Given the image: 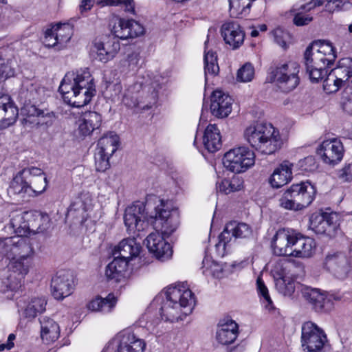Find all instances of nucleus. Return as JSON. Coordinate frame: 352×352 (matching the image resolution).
<instances>
[{
	"label": "nucleus",
	"mask_w": 352,
	"mask_h": 352,
	"mask_svg": "<svg viewBox=\"0 0 352 352\" xmlns=\"http://www.w3.org/2000/svg\"><path fill=\"white\" fill-rule=\"evenodd\" d=\"M154 210L145 213L146 206L142 202H136L127 207L124 212V221L130 231H141L145 221L155 230H161L164 234H171L177 229L179 221L176 212L172 211L168 203L155 197Z\"/></svg>",
	"instance_id": "nucleus-1"
},
{
	"label": "nucleus",
	"mask_w": 352,
	"mask_h": 352,
	"mask_svg": "<svg viewBox=\"0 0 352 352\" xmlns=\"http://www.w3.org/2000/svg\"><path fill=\"white\" fill-rule=\"evenodd\" d=\"M58 90L64 101L76 107L87 105L96 94L94 78L87 68L66 74Z\"/></svg>",
	"instance_id": "nucleus-2"
},
{
	"label": "nucleus",
	"mask_w": 352,
	"mask_h": 352,
	"mask_svg": "<svg viewBox=\"0 0 352 352\" xmlns=\"http://www.w3.org/2000/svg\"><path fill=\"white\" fill-rule=\"evenodd\" d=\"M336 51L332 44L325 41L311 43L304 54L306 73L312 82H318L327 76V68L334 62Z\"/></svg>",
	"instance_id": "nucleus-3"
},
{
	"label": "nucleus",
	"mask_w": 352,
	"mask_h": 352,
	"mask_svg": "<svg viewBox=\"0 0 352 352\" xmlns=\"http://www.w3.org/2000/svg\"><path fill=\"white\" fill-rule=\"evenodd\" d=\"M166 296L160 309L162 318L166 321L174 322L183 320L195 305L192 292L184 283L168 287Z\"/></svg>",
	"instance_id": "nucleus-4"
},
{
	"label": "nucleus",
	"mask_w": 352,
	"mask_h": 352,
	"mask_svg": "<svg viewBox=\"0 0 352 352\" xmlns=\"http://www.w3.org/2000/svg\"><path fill=\"white\" fill-rule=\"evenodd\" d=\"M243 137L252 148L266 155L274 153L283 144L278 130L270 123H256L248 126Z\"/></svg>",
	"instance_id": "nucleus-5"
},
{
	"label": "nucleus",
	"mask_w": 352,
	"mask_h": 352,
	"mask_svg": "<svg viewBox=\"0 0 352 352\" xmlns=\"http://www.w3.org/2000/svg\"><path fill=\"white\" fill-rule=\"evenodd\" d=\"M316 188L308 181L292 184L279 199L280 206L287 210H301L314 201Z\"/></svg>",
	"instance_id": "nucleus-6"
},
{
	"label": "nucleus",
	"mask_w": 352,
	"mask_h": 352,
	"mask_svg": "<svg viewBox=\"0 0 352 352\" xmlns=\"http://www.w3.org/2000/svg\"><path fill=\"white\" fill-rule=\"evenodd\" d=\"M255 162V155L252 151L246 146H239L230 149L223 158L224 167L235 173H243Z\"/></svg>",
	"instance_id": "nucleus-7"
},
{
	"label": "nucleus",
	"mask_w": 352,
	"mask_h": 352,
	"mask_svg": "<svg viewBox=\"0 0 352 352\" xmlns=\"http://www.w3.org/2000/svg\"><path fill=\"white\" fill-rule=\"evenodd\" d=\"M8 265L11 274L0 285V292L16 291L21 287V280L28 274L32 266L30 258H9Z\"/></svg>",
	"instance_id": "nucleus-8"
},
{
	"label": "nucleus",
	"mask_w": 352,
	"mask_h": 352,
	"mask_svg": "<svg viewBox=\"0 0 352 352\" xmlns=\"http://www.w3.org/2000/svg\"><path fill=\"white\" fill-rule=\"evenodd\" d=\"M299 71L300 66L296 62L282 64L272 71V80L276 82L283 91L289 92L299 84Z\"/></svg>",
	"instance_id": "nucleus-9"
},
{
	"label": "nucleus",
	"mask_w": 352,
	"mask_h": 352,
	"mask_svg": "<svg viewBox=\"0 0 352 352\" xmlns=\"http://www.w3.org/2000/svg\"><path fill=\"white\" fill-rule=\"evenodd\" d=\"M301 331L303 350L307 352H320L327 342L323 329L315 323L308 321L302 324Z\"/></svg>",
	"instance_id": "nucleus-10"
},
{
	"label": "nucleus",
	"mask_w": 352,
	"mask_h": 352,
	"mask_svg": "<svg viewBox=\"0 0 352 352\" xmlns=\"http://www.w3.org/2000/svg\"><path fill=\"white\" fill-rule=\"evenodd\" d=\"M0 253L8 258H30L34 249L28 239L6 238L0 241Z\"/></svg>",
	"instance_id": "nucleus-11"
},
{
	"label": "nucleus",
	"mask_w": 352,
	"mask_h": 352,
	"mask_svg": "<svg viewBox=\"0 0 352 352\" xmlns=\"http://www.w3.org/2000/svg\"><path fill=\"white\" fill-rule=\"evenodd\" d=\"M113 36L118 40L135 38L144 33L143 26L134 20H128L115 17L111 20V25Z\"/></svg>",
	"instance_id": "nucleus-12"
},
{
	"label": "nucleus",
	"mask_w": 352,
	"mask_h": 352,
	"mask_svg": "<svg viewBox=\"0 0 352 352\" xmlns=\"http://www.w3.org/2000/svg\"><path fill=\"white\" fill-rule=\"evenodd\" d=\"M252 234L250 227L244 223L236 221L230 222L226 224L223 231L219 236V242L215 245L218 252L223 254L226 245L231 241L232 238H246Z\"/></svg>",
	"instance_id": "nucleus-13"
},
{
	"label": "nucleus",
	"mask_w": 352,
	"mask_h": 352,
	"mask_svg": "<svg viewBox=\"0 0 352 352\" xmlns=\"http://www.w3.org/2000/svg\"><path fill=\"white\" fill-rule=\"evenodd\" d=\"M351 259L342 252H329L324 260V267L340 278H344L351 270Z\"/></svg>",
	"instance_id": "nucleus-14"
},
{
	"label": "nucleus",
	"mask_w": 352,
	"mask_h": 352,
	"mask_svg": "<svg viewBox=\"0 0 352 352\" xmlns=\"http://www.w3.org/2000/svg\"><path fill=\"white\" fill-rule=\"evenodd\" d=\"M164 234L161 230H156L151 233L145 239L144 243L148 251L152 253L157 259L164 261L171 257L173 250L170 245L166 241Z\"/></svg>",
	"instance_id": "nucleus-15"
},
{
	"label": "nucleus",
	"mask_w": 352,
	"mask_h": 352,
	"mask_svg": "<svg viewBox=\"0 0 352 352\" xmlns=\"http://www.w3.org/2000/svg\"><path fill=\"white\" fill-rule=\"evenodd\" d=\"M74 287L72 275L68 271L58 272L51 280L52 294L58 300L69 296L73 292Z\"/></svg>",
	"instance_id": "nucleus-16"
},
{
	"label": "nucleus",
	"mask_w": 352,
	"mask_h": 352,
	"mask_svg": "<svg viewBox=\"0 0 352 352\" xmlns=\"http://www.w3.org/2000/svg\"><path fill=\"white\" fill-rule=\"evenodd\" d=\"M113 342L116 344L115 352H144L146 347L144 340L130 330L120 333Z\"/></svg>",
	"instance_id": "nucleus-17"
},
{
	"label": "nucleus",
	"mask_w": 352,
	"mask_h": 352,
	"mask_svg": "<svg viewBox=\"0 0 352 352\" xmlns=\"http://www.w3.org/2000/svg\"><path fill=\"white\" fill-rule=\"evenodd\" d=\"M337 219L336 213L324 212L313 215L310 220V226L318 234L331 236L335 234L338 227Z\"/></svg>",
	"instance_id": "nucleus-18"
},
{
	"label": "nucleus",
	"mask_w": 352,
	"mask_h": 352,
	"mask_svg": "<svg viewBox=\"0 0 352 352\" xmlns=\"http://www.w3.org/2000/svg\"><path fill=\"white\" fill-rule=\"evenodd\" d=\"M101 122L102 118L99 113L95 111L82 113L76 121V136L82 139L89 136L95 130L99 129Z\"/></svg>",
	"instance_id": "nucleus-19"
},
{
	"label": "nucleus",
	"mask_w": 352,
	"mask_h": 352,
	"mask_svg": "<svg viewBox=\"0 0 352 352\" xmlns=\"http://www.w3.org/2000/svg\"><path fill=\"white\" fill-rule=\"evenodd\" d=\"M318 153L324 163L333 165L342 159L344 148L340 140H327L322 142L318 150Z\"/></svg>",
	"instance_id": "nucleus-20"
},
{
	"label": "nucleus",
	"mask_w": 352,
	"mask_h": 352,
	"mask_svg": "<svg viewBox=\"0 0 352 352\" xmlns=\"http://www.w3.org/2000/svg\"><path fill=\"white\" fill-rule=\"evenodd\" d=\"M295 232L286 229L278 230L272 240L274 253L277 256H292Z\"/></svg>",
	"instance_id": "nucleus-21"
},
{
	"label": "nucleus",
	"mask_w": 352,
	"mask_h": 352,
	"mask_svg": "<svg viewBox=\"0 0 352 352\" xmlns=\"http://www.w3.org/2000/svg\"><path fill=\"white\" fill-rule=\"evenodd\" d=\"M221 35L226 43L233 50L241 47L245 39V32L236 21L224 23L221 28Z\"/></svg>",
	"instance_id": "nucleus-22"
},
{
	"label": "nucleus",
	"mask_w": 352,
	"mask_h": 352,
	"mask_svg": "<svg viewBox=\"0 0 352 352\" xmlns=\"http://www.w3.org/2000/svg\"><path fill=\"white\" fill-rule=\"evenodd\" d=\"M94 51L97 58L104 63L113 59L120 50L118 40L113 36L104 37L102 41L94 43Z\"/></svg>",
	"instance_id": "nucleus-23"
},
{
	"label": "nucleus",
	"mask_w": 352,
	"mask_h": 352,
	"mask_svg": "<svg viewBox=\"0 0 352 352\" xmlns=\"http://www.w3.org/2000/svg\"><path fill=\"white\" fill-rule=\"evenodd\" d=\"M232 98L221 90H216L211 96L210 111L218 118L227 117L232 111Z\"/></svg>",
	"instance_id": "nucleus-24"
},
{
	"label": "nucleus",
	"mask_w": 352,
	"mask_h": 352,
	"mask_svg": "<svg viewBox=\"0 0 352 352\" xmlns=\"http://www.w3.org/2000/svg\"><path fill=\"white\" fill-rule=\"evenodd\" d=\"M29 187L32 189L31 197L41 195L45 191L47 186V177L39 168L31 166L23 168Z\"/></svg>",
	"instance_id": "nucleus-25"
},
{
	"label": "nucleus",
	"mask_w": 352,
	"mask_h": 352,
	"mask_svg": "<svg viewBox=\"0 0 352 352\" xmlns=\"http://www.w3.org/2000/svg\"><path fill=\"white\" fill-rule=\"evenodd\" d=\"M289 267L288 263H278L274 268L276 278V287L284 296H291L295 291L294 281L290 278L287 272Z\"/></svg>",
	"instance_id": "nucleus-26"
},
{
	"label": "nucleus",
	"mask_w": 352,
	"mask_h": 352,
	"mask_svg": "<svg viewBox=\"0 0 352 352\" xmlns=\"http://www.w3.org/2000/svg\"><path fill=\"white\" fill-rule=\"evenodd\" d=\"M301 294L304 299L316 311L321 312L327 310L330 300L327 298L324 292H321L318 289L302 286Z\"/></svg>",
	"instance_id": "nucleus-27"
},
{
	"label": "nucleus",
	"mask_w": 352,
	"mask_h": 352,
	"mask_svg": "<svg viewBox=\"0 0 352 352\" xmlns=\"http://www.w3.org/2000/svg\"><path fill=\"white\" fill-rule=\"evenodd\" d=\"M239 335L238 324L232 319H224L219 322L216 333L217 340L221 344L233 343Z\"/></svg>",
	"instance_id": "nucleus-28"
},
{
	"label": "nucleus",
	"mask_w": 352,
	"mask_h": 352,
	"mask_svg": "<svg viewBox=\"0 0 352 352\" xmlns=\"http://www.w3.org/2000/svg\"><path fill=\"white\" fill-rule=\"evenodd\" d=\"M26 177V174L23 173V168L14 177L8 189L10 197L17 196L24 201L31 197L32 189L29 187Z\"/></svg>",
	"instance_id": "nucleus-29"
},
{
	"label": "nucleus",
	"mask_w": 352,
	"mask_h": 352,
	"mask_svg": "<svg viewBox=\"0 0 352 352\" xmlns=\"http://www.w3.org/2000/svg\"><path fill=\"white\" fill-rule=\"evenodd\" d=\"M292 245V256L297 258L311 257L316 248V243L313 239L296 233L294 234Z\"/></svg>",
	"instance_id": "nucleus-30"
},
{
	"label": "nucleus",
	"mask_w": 352,
	"mask_h": 352,
	"mask_svg": "<svg viewBox=\"0 0 352 352\" xmlns=\"http://www.w3.org/2000/svg\"><path fill=\"white\" fill-rule=\"evenodd\" d=\"M292 163L285 160L275 168L270 179V183L273 188H280L292 179Z\"/></svg>",
	"instance_id": "nucleus-31"
},
{
	"label": "nucleus",
	"mask_w": 352,
	"mask_h": 352,
	"mask_svg": "<svg viewBox=\"0 0 352 352\" xmlns=\"http://www.w3.org/2000/svg\"><path fill=\"white\" fill-rule=\"evenodd\" d=\"M140 245L134 238H127L121 241L119 244L115 247L113 256L127 260L138 256L140 251Z\"/></svg>",
	"instance_id": "nucleus-32"
},
{
	"label": "nucleus",
	"mask_w": 352,
	"mask_h": 352,
	"mask_svg": "<svg viewBox=\"0 0 352 352\" xmlns=\"http://www.w3.org/2000/svg\"><path fill=\"white\" fill-rule=\"evenodd\" d=\"M41 337L47 344L55 342L60 336V327L53 319L44 316L40 319Z\"/></svg>",
	"instance_id": "nucleus-33"
},
{
	"label": "nucleus",
	"mask_w": 352,
	"mask_h": 352,
	"mask_svg": "<svg viewBox=\"0 0 352 352\" xmlns=\"http://www.w3.org/2000/svg\"><path fill=\"white\" fill-rule=\"evenodd\" d=\"M203 144L210 153L216 152L221 147V136L216 124H210L203 135Z\"/></svg>",
	"instance_id": "nucleus-34"
},
{
	"label": "nucleus",
	"mask_w": 352,
	"mask_h": 352,
	"mask_svg": "<svg viewBox=\"0 0 352 352\" xmlns=\"http://www.w3.org/2000/svg\"><path fill=\"white\" fill-rule=\"evenodd\" d=\"M45 98L44 88L38 83L26 82L20 92V98L23 102L37 103Z\"/></svg>",
	"instance_id": "nucleus-35"
},
{
	"label": "nucleus",
	"mask_w": 352,
	"mask_h": 352,
	"mask_svg": "<svg viewBox=\"0 0 352 352\" xmlns=\"http://www.w3.org/2000/svg\"><path fill=\"white\" fill-rule=\"evenodd\" d=\"M26 219L29 223L30 232H43L50 226V219L47 214L37 211H28Z\"/></svg>",
	"instance_id": "nucleus-36"
},
{
	"label": "nucleus",
	"mask_w": 352,
	"mask_h": 352,
	"mask_svg": "<svg viewBox=\"0 0 352 352\" xmlns=\"http://www.w3.org/2000/svg\"><path fill=\"white\" fill-rule=\"evenodd\" d=\"M117 298L114 294L110 293L106 298L97 296L87 305L89 310L108 314L112 311L117 303Z\"/></svg>",
	"instance_id": "nucleus-37"
},
{
	"label": "nucleus",
	"mask_w": 352,
	"mask_h": 352,
	"mask_svg": "<svg viewBox=\"0 0 352 352\" xmlns=\"http://www.w3.org/2000/svg\"><path fill=\"white\" fill-rule=\"evenodd\" d=\"M47 300L44 298H31L21 309V316L31 321L45 310Z\"/></svg>",
	"instance_id": "nucleus-38"
},
{
	"label": "nucleus",
	"mask_w": 352,
	"mask_h": 352,
	"mask_svg": "<svg viewBox=\"0 0 352 352\" xmlns=\"http://www.w3.org/2000/svg\"><path fill=\"white\" fill-rule=\"evenodd\" d=\"M128 263L127 260L114 256V259L106 267V276L108 279L119 281L122 277L124 276Z\"/></svg>",
	"instance_id": "nucleus-39"
},
{
	"label": "nucleus",
	"mask_w": 352,
	"mask_h": 352,
	"mask_svg": "<svg viewBox=\"0 0 352 352\" xmlns=\"http://www.w3.org/2000/svg\"><path fill=\"white\" fill-rule=\"evenodd\" d=\"M209 42V34L208 38L205 41V51H204V72L205 80L207 82L209 76L214 77L218 74L219 72V65L217 63V56L215 52L212 51H206L207 45Z\"/></svg>",
	"instance_id": "nucleus-40"
},
{
	"label": "nucleus",
	"mask_w": 352,
	"mask_h": 352,
	"mask_svg": "<svg viewBox=\"0 0 352 352\" xmlns=\"http://www.w3.org/2000/svg\"><path fill=\"white\" fill-rule=\"evenodd\" d=\"M119 137L113 132L104 135L98 142L96 150L112 155L118 149Z\"/></svg>",
	"instance_id": "nucleus-41"
},
{
	"label": "nucleus",
	"mask_w": 352,
	"mask_h": 352,
	"mask_svg": "<svg viewBox=\"0 0 352 352\" xmlns=\"http://www.w3.org/2000/svg\"><path fill=\"white\" fill-rule=\"evenodd\" d=\"M142 91V85L136 82L129 86L124 91L122 102L129 108H136L142 101L139 100L140 92Z\"/></svg>",
	"instance_id": "nucleus-42"
},
{
	"label": "nucleus",
	"mask_w": 352,
	"mask_h": 352,
	"mask_svg": "<svg viewBox=\"0 0 352 352\" xmlns=\"http://www.w3.org/2000/svg\"><path fill=\"white\" fill-rule=\"evenodd\" d=\"M140 56L139 53L132 52L122 58L118 63V69L121 73L135 72L140 68Z\"/></svg>",
	"instance_id": "nucleus-43"
},
{
	"label": "nucleus",
	"mask_w": 352,
	"mask_h": 352,
	"mask_svg": "<svg viewBox=\"0 0 352 352\" xmlns=\"http://www.w3.org/2000/svg\"><path fill=\"white\" fill-rule=\"evenodd\" d=\"M341 82L346 81L352 75V58H344L340 60L338 66L331 70Z\"/></svg>",
	"instance_id": "nucleus-44"
},
{
	"label": "nucleus",
	"mask_w": 352,
	"mask_h": 352,
	"mask_svg": "<svg viewBox=\"0 0 352 352\" xmlns=\"http://www.w3.org/2000/svg\"><path fill=\"white\" fill-rule=\"evenodd\" d=\"M52 30L59 41L60 48H65L72 36V28L68 23H58L52 27Z\"/></svg>",
	"instance_id": "nucleus-45"
},
{
	"label": "nucleus",
	"mask_w": 352,
	"mask_h": 352,
	"mask_svg": "<svg viewBox=\"0 0 352 352\" xmlns=\"http://www.w3.org/2000/svg\"><path fill=\"white\" fill-rule=\"evenodd\" d=\"M10 225L15 232L19 235H27L30 233L28 221L26 219V212L13 215Z\"/></svg>",
	"instance_id": "nucleus-46"
},
{
	"label": "nucleus",
	"mask_w": 352,
	"mask_h": 352,
	"mask_svg": "<svg viewBox=\"0 0 352 352\" xmlns=\"http://www.w3.org/2000/svg\"><path fill=\"white\" fill-rule=\"evenodd\" d=\"M243 182L238 177H233L231 179H223L217 183V190L218 192L226 195L233 192L239 191L242 188Z\"/></svg>",
	"instance_id": "nucleus-47"
},
{
	"label": "nucleus",
	"mask_w": 352,
	"mask_h": 352,
	"mask_svg": "<svg viewBox=\"0 0 352 352\" xmlns=\"http://www.w3.org/2000/svg\"><path fill=\"white\" fill-rule=\"evenodd\" d=\"M36 103L32 102H23V106L21 108V113L25 116V122L30 124L35 123V119L38 118L42 112V109L38 108Z\"/></svg>",
	"instance_id": "nucleus-48"
},
{
	"label": "nucleus",
	"mask_w": 352,
	"mask_h": 352,
	"mask_svg": "<svg viewBox=\"0 0 352 352\" xmlns=\"http://www.w3.org/2000/svg\"><path fill=\"white\" fill-rule=\"evenodd\" d=\"M204 269L203 273L206 276L211 275L215 278H221L223 274V267L222 266L214 261H210L208 258H204L203 261V267Z\"/></svg>",
	"instance_id": "nucleus-49"
},
{
	"label": "nucleus",
	"mask_w": 352,
	"mask_h": 352,
	"mask_svg": "<svg viewBox=\"0 0 352 352\" xmlns=\"http://www.w3.org/2000/svg\"><path fill=\"white\" fill-rule=\"evenodd\" d=\"M85 210L81 203H74L67 210V217L76 219L82 223L85 219Z\"/></svg>",
	"instance_id": "nucleus-50"
},
{
	"label": "nucleus",
	"mask_w": 352,
	"mask_h": 352,
	"mask_svg": "<svg viewBox=\"0 0 352 352\" xmlns=\"http://www.w3.org/2000/svg\"><path fill=\"white\" fill-rule=\"evenodd\" d=\"M17 107H11L7 110L0 109V124L9 126L14 123L18 117Z\"/></svg>",
	"instance_id": "nucleus-51"
},
{
	"label": "nucleus",
	"mask_w": 352,
	"mask_h": 352,
	"mask_svg": "<svg viewBox=\"0 0 352 352\" xmlns=\"http://www.w3.org/2000/svg\"><path fill=\"white\" fill-rule=\"evenodd\" d=\"M342 82L338 80L331 72L323 82V89L327 94L336 92Z\"/></svg>",
	"instance_id": "nucleus-52"
},
{
	"label": "nucleus",
	"mask_w": 352,
	"mask_h": 352,
	"mask_svg": "<svg viewBox=\"0 0 352 352\" xmlns=\"http://www.w3.org/2000/svg\"><path fill=\"white\" fill-rule=\"evenodd\" d=\"M254 76V67L251 63H247L238 70L236 78L239 81L247 82L251 81Z\"/></svg>",
	"instance_id": "nucleus-53"
},
{
	"label": "nucleus",
	"mask_w": 352,
	"mask_h": 352,
	"mask_svg": "<svg viewBox=\"0 0 352 352\" xmlns=\"http://www.w3.org/2000/svg\"><path fill=\"white\" fill-rule=\"evenodd\" d=\"M110 155H107L96 150L95 166L97 171L104 172L110 167L109 162Z\"/></svg>",
	"instance_id": "nucleus-54"
},
{
	"label": "nucleus",
	"mask_w": 352,
	"mask_h": 352,
	"mask_svg": "<svg viewBox=\"0 0 352 352\" xmlns=\"http://www.w3.org/2000/svg\"><path fill=\"white\" fill-rule=\"evenodd\" d=\"M56 120L54 112L43 110L38 118L35 119L34 124L36 126H52Z\"/></svg>",
	"instance_id": "nucleus-55"
},
{
	"label": "nucleus",
	"mask_w": 352,
	"mask_h": 352,
	"mask_svg": "<svg viewBox=\"0 0 352 352\" xmlns=\"http://www.w3.org/2000/svg\"><path fill=\"white\" fill-rule=\"evenodd\" d=\"M300 5L298 8H294V10L298 11L294 17V23L298 26H302L308 24L312 20V17L309 15H303L304 12L309 11L307 8H302V6Z\"/></svg>",
	"instance_id": "nucleus-56"
},
{
	"label": "nucleus",
	"mask_w": 352,
	"mask_h": 352,
	"mask_svg": "<svg viewBox=\"0 0 352 352\" xmlns=\"http://www.w3.org/2000/svg\"><path fill=\"white\" fill-rule=\"evenodd\" d=\"M297 166L302 172L305 173L313 172L317 168L316 160L311 155L299 160Z\"/></svg>",
	"instance_id": "nucleus-57"
},
{
	"label": "nucleus",
	"mask_w": 352,
	"mask_h": 352,
	"mask_svg": "<svg viewBox=\"0 0 352 352\" xmlns=\"http://www.w3.org/2000/svg\"><path fill=\"white\" fill-rule=\"evenodd\" d=\"M257 289L258 294L263 297L265 307L267 309L272 308V300L270 296L268 289L265 286L261 278L258 277L256 280Z\"/></svg>",
	"instance_id": "nucleus-58"
},
{
	"label": "nucleus",
	"mask_w": 352,
	"mask_h": 352,
	"mask_svg": "<svg viewBox=\"0 0 352 352\" xmlns=\"http://www.w3.org/2000/svg\"><path fill=\"white\" fill-rule=\"evenodd\" d=\"M44 45L47 47H54L57 50H63L59 46V41L56 36L54 30L52 28L46 30L43 40Z\"/></svg>",
	"instance_id": "nucleus-59"
},
{
	"label": "nucleus",
	"mask_w": 352,
	"mask_h": 352,
	"mask_svg": "<svg viewBox=\"0 0 352 352\" xmlns=\"http://www.w3.org/2000/svg\"><path fill=\"white\" fill-rule=\"evenodd\" d=\"M14 74V69L11 65V61L8 59L0 57V77L10 78Z\"/></svg>",
	"instance_id": "nucleus-60"
},
{
	"label": "nucleus",
	"mask_w": 352,
	"mask_h": 352,
	"mask_svg": "<svg viewBox=\"0 0 352 352\" xmlns=\"http://www.w3.org/2000/svg\"><path fill=\"white\" fill-rule=\"evenodd\" d=\"M338 179L342 183L352 182V164H345L337 173Z\"/></svg>",
	"instance_id": "nucleus-61"
},
{
	"label": "nucleus",
	"mask_w": 352,
	"mask_h": 352,
	"mask_svg": "<svg viewBox=\"0 0 352 352\" xmlns=\"http://www.w3.org/2000/svg\"><path fill=\"white\" fill-rule=\"evenodd\" d=\"M97 3L102 7L117 6L120 4H124L129 11L133 8V0H100L98 1Z\"/></svg>",
	"instance_id": "nucleus-62"
},
{
	"label": "nucleus",
	"mask_w": 352,
	"mask_h": 352,
	"mask_svg": "<svg viewBox=\"0 0 352 352\" xmlns=\"http://www.w3.org/2000/svg\"><path fill=\"white\" fill-rule=\"evenodd\" d=\"M272 34L275 42L278 45L282 47H285L286 46L287 40L289 38V34L287 32L280 28H278L274 30Z\"/></svg>",
	"instance_id": "nucleus-63"
},
{
	"label": "nucleus",
	"mask_w": 352,
	"mask_h": 352,
	"mask_svg": "<svg viewBox=\"0 0 352 352\" xmlns=\"http://www.w3.org/2000/svg\"><path fill=\"white\" fill-rule=\"evenodd\" d=\"M11 107H16L8 94H0V109L7 110Z\"/></svg>",
	"instance_id": "nucleus-64"
}]
</instances>
